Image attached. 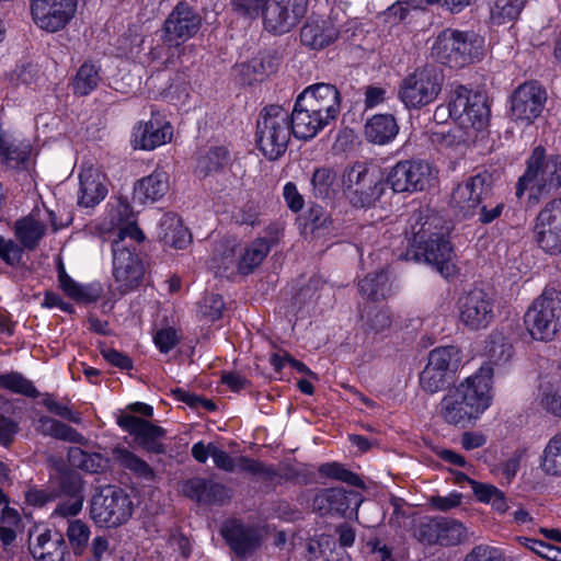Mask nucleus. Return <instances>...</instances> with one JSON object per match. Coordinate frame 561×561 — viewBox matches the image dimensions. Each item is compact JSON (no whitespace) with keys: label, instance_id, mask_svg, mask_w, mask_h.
I'll use <instances>...</instances> for the list:
<instances>
[{"label":"nucleus","instance_id":"56","mask_svg":"<svg viewBox=\"0 0 561 561\" xmlns=\"http://www.w3.org/2000/svg\"><path fill=\"white\" fill-rule=\"evenodd\" d=\"M473 98V93L467 88L459 85L457 87L450 96L448 103V113L451 118L460 122L463 117L470 102Z\"/></svg>","mask_w":561,"mask_h":561},{"label":"nucleus","instance_id":"54","mask_svg":"<svg viewBox=\"0 0 561 561\" xmlns=\"http://www.w3.org/2000/svg\"><path fill=\"white\" fill-rule=\"evenodd\" d=\"M68 455L73 466L88 472L94 473L104 467V459L100 454H89L76 447L70 448Z\"/></svg>","mask_w":561,"mask_h":561},{"label":"nucleus","instance_id":"12","mask_svg":"<svg viewBox=\"0 0 561 561\" xmlns=\"http://www.w3.org/2000/svg\"><path fill=\"white\" fill-rule=\"evenodd\" d=\"M493 176L488 171L469 176L453 191L451 205L463 217L476 216L480 204L491 198Z\"/></svg>","mask_w":561,"mask_h":561},{"label":"nucleus","instance_id":"53","mask_svg":"<svg viewBox=\"0 0 561 561\" xmlns=\"http://www.w3.org/2000/svg\"><path fill=\"white\" fill-rule=\"evenodd\" d=\"M319 473L330 479L339 480L353 486L363 488V480L339 462H327L319 467Z\"/></svg>","mask_w":561,"mask_h":561},{"label":"nucleus","instance_id":"32","mask_svg":"<svg viewBox=\"0 0 561 561\" xmlns=\"http://www.w3.org/2000/svg\"><path fill=\"white\" fill-rule=\"evenodd\" d=\"M159 238L165 245L175 249H184L192 239L181 219L172 213L162 216L159 224Z\"/></svg>","mask_w":561,"mask_h":561},{"label":"nucleus","instance_id":"1","mask_svg":"<svg viewBox=\"0 0 561 561\" xmlns=\"http://www.w3.org/2000/svg\"><path fill=\"white\" fill-rule=\"evenodd\" d=\"M493 371L490 366L480 369L447 391L439 403V416L450 425L465 427L476 420L491 403Z\"/></svg>","mask_w":561,"mask_h":561},{"label":"nucleus","instance_id":"14","mask_svg":"<svg viewBox=\"0 0 561 561\" xmlns=\"http://www.w3.org/2000/svg\"><path fill=\"white\" fill-rule=\"evenodd\" d=\"M202 26V18L187 2H179L163 23V41L169 47H179L194 37Z\"/></svg>","mask_w":561,"mask_h":561},{"label":"nucleus","instance_id":"49","mask_svg":"<svg viewBox=\"0 0 561 561\" xmlns=\"http://www.w3.org/2000/svg\"><path fill=\"white\" fill-rule=\"evenodd\" d=\"M438 530V516H423L415 520L412 528V536L422 543L430 546L439 545Z\"/></svg>","mask_w":561,"mask_h":561},{"label":"nucleus","instance_id":"8","mask_svg":"<svg viewBox=\"0 0 561 561\" xmlns=\"http://www.w3.org/2000/svg\"><path fill=\"white\" fill-rule=\"evenodd\" d=\"M342 185L345 197L358 208L373 205L383 191L376 174L362 162H356L344 170Z\"/></svg>","mask_w":561,"mask_h":561},{"label":"nucleus","instance_id":"25","mask_svg":"<svg viewBox=\"0 0 561 561\" xmlns=\"http://www.w3.org/2000/svg\"><path fill=\"white\" fill-rule=\"evenodd\" d=\"M289 122L293 135L298 139L305 140L313 138L330 124L324 117L318 115V112H311V108L298 98L291 114H289Z\"/></svg>","mask_w":561,"mask_h":561},{"label":"nucleus","instance_id":"55","mask_svg":"<svg viewBox=\"0 0 561 561\" xmlns=\"http://www.w3.org/2000/svg\"><path fill=\"white\" fill-rule=\"evenodd\" d=\"M306 227H310L311 232L320 234L330 233L333 228L332 218L319 205H312L306 216Z\"/></svg>","mask_w":561,"mask_h":561},{"label":"nucleus","instance_id":"29","mask_svg":"<svg viewBox=\"0 0 561 561\" xmlns=\"http://www.w3.org/2000/svg\"><path fill=\"white\" fill-rule=\"evenodd\" d=\"M442 219L434 214H431L428 209H417L413 211L410 217V228L407 231L410 234L409 242L411 247L419 248L430 236L438 232L440 229Z\"/></svg>","mask_w":561,"mask_h":561},{"label":"nucleus","instance_id":"61","mask_svg":"<svg viewBox=\"0 0 561 561\" xmlns=\"http://www.w3.org/2000/svg\"><path fill=\"white\" fill-rule=\"evenodd\" d=\"M279 65L278 58L273 53H263L256 58H253L249 68L262 80L264 77H268L277 70Z\"/></svg>","mask_w":561,"mask_h":561},{"label":"nucleus","instance_id":"33","mask_svg":"<svg viewBox=\"0 0 561 561\" xmlns=\"http://www.w3.org/2000/svg\"><path fill=\"white\" fill-rule=\"evenodd\" d=\"M399 126L390 114H378L365 124V136L369 142L385 145L390 142L398 134Z\"/></svg>","mask_w":561,"mask_h":561},{"label":"nucleus","instance_id":"39","mask_svg":"<svg viewBox=\"0 0 561 561\" xmlns=\"http://www.w3.org/2000/svg\"><path fill=\"white\" fill-rule=\"evenodd\" d=\"M490 116V107L483 94L473 93V98L459 124L463 127H472L476 130L482 129Z\"/></svg>","mask_w":561,"mask_h":561},{"label":"nucleus","instance_id":"19","mask_svg":"<svg viewBox=\"0 0 561 561\" xmlns=\"http://www.w3.org/2000/svg\"><path fill=\"white\" fill-rule=\"evenodd\" d=\"M460 321L471 330L486 328L494 319L492 298L480 288H474L459 298Z\"/></svg>","mask_w":561,"mask_h":561},{"label":"nucleus","instance_id":"46","mask_svg":"<svg viewBox=\"0 0 561 561\" xmlns=\"http://www.w3.org/2000/svg\"><path fill=\"white\" fill-rule=\"evenodd\" d=\"M472 488L476 497L483 503H490L496 511L503 513L507 510L504 493L496 486L488 483L477 482L462 474Z\"/></svg>","mask_w":561,"mask_h":561},{"label":"nucleus","instance_id":"43","mask_svg":"<svg viewBox=\"0 0 561 561\" xmlns=\"http://www.w3.org/2000/svg\"><path fill=\"white\" fill-rule=\"evenodd\" d=\"M460 360L457 347L445 346L431 351L427 364L448 376L458 369Z\"/></svg>","mask_w":561,"mask_h":561},{"label":"nucleus","instance_id":"63","mask_svg":"<svg viewBox=\"0 0 561 561\" xmlns=\"http://www.w3.org/2000/svg\"><path fill=\"white\" fill-rule=\"evenodd\" d=\"M23 245L0 236V257L9 265H18L23 256Z\"/></svg>","mask_w":561,"mask_h":561},{"label":"nucleus","instance_id":"59","mask_svg":"<svg viewBox=\"0 0 561 561\" xmlns=\"http://www.w3.org/2000/svg\"><path fill=\"white\" fill-rule=\"evenodd\" d=\"M237 470L260 476L265 480H273L276 471L273 467L265 466L262 461L240 456L237 458Z\"/></svg>","mask_w":561,"mask_h":561},{"label":"nucleus","instance_id":"47","mask_svg":"<svg viewBox=\"0 0 561 561\" xmlns=\"http://www.w3.org/2000/svg\"><path fill=\"white\" fill-rule=\"evenodd\" d=\"M363 329L368 334H379L390 329L392 314L386 309L371 307L362 316Z\"/></svg>","mask_w":561,"mask_h":561},{"label":"nucleus","instance_id":"2","mask_svg":"<svg viewBox=\"0 0 561 561\" xmlns=\"http://www.w3.org/2000/svg\"><path fill=\"white\" fill-rule=\"evenodd\" d=\"M116 211L119 217H127L130 208L128 205L119 204ZM117 225L118 229L112 241L113 277L119 294L125 295L140 285L145 274V267L135 244L142 242L145 234L136 222L128 218L125 222L119 218Z\"/></svg>","mask_w":561,"mask_h":561},{"label":"nucleus","instance_id":"3","mask_svg":"<svg viewBox=\"0 0 561 561\" xmlns=\"http://www.w3.org/2000/svg\"><path fill=\"white\" fill-rule=\"evenodd\" d=\"M526 164V171L516 184L518 198L529 191V198L537 203L561 187V154H547L542 146H537Z\"/></svg>","mask_w":561,"mask_h":561},{"label":"nucleus","instance_id":"22","mask_svg":"<svg viewBox=\"0 0 561 561\" xmlns=\"http://www.w3.org/2000/svg\"><path fill=\"white\" fill-rule=\"evenodd\" d=\"M298 99L307 104L311 112H318L330 123L334 121L340 112V93L335 85L330 83H316L307 87Z\"/></svg>","mask_w":561,"mask_h":561},{"label":"nucleus","instance_id":"5","mask_svg":"<svg viewBox=\"0 0 561 561\" xmlns=\"http://www.w3.org/2000/svg\"><path fill=\"white\" fill-rule=\"evenodd\" d=\"M482 39L473 32L446 28L438 34L432 55L450 68H462L481 54Z\"/></svg>","mask_w":561,"mask_h":561},{"label":"nucleus","instance_id":"64","mask_svg":"<svg viewBox=\"0 0 561 561\" xmlns=\"http://www.w3.org/2000/svg\"><path fill=\"white\" fill-rule=\"evenodd\" d=\"M463 561H504V559L499 549L488 545H478L466 554Z\"/></svg>","mask_w":561,"mask_h":561},{"label":"nucleus","instance_id":"28","mask_svg":"<svg viewBox=\"0 0 561 561\" xmlns=\"http://www.w3.org/2000/svg\"><path fill=\"white\" fill-rule=\"evenodd\" d=\"M79 179V205L93 207L106 196L107 190L103 184V175L96 169L92 167L82 169Z\"/></svg>","mask_w":561,"mask_h":561},{"label":"nucleus","instance_id":"52","mask_svg":"<svg viewBox=\"0 0 561 561\" xmlns=\"http://www.w3.org/2000/svg\"><path fill=\"white\" fill-rule=\"evenodd\" d=\"M524 8L523 0H496L491 9V20L504 24L516 20Z\"/></svg>","mask_w":561,"mask_h":561},{"label":"nucleus","instance_id":"42","mask_svg":"<svg viewBox=\"0 0 561 561\" xmlns=\"http://www.w3.org/2000/svg\"><path fill=\"white\" fill-rule=\"evenodd\" d=\"M439 523V546L454 547L468 539L467 528L457 519L438 516Z\"/></svg>","mask_w":561,"mask_h":561},{"label":"nucleus","instance_id":"35","mask_svg":"<svg viewBox=\"0 0 561 561\" xmlns=\"http://www.w3.org/2000/svg\"><path fill=\"white\" fill-rule=\"evenodd\" d=\"M36 431L45 436H50L64 442L77 444L85 443V438L75 428L50 416H41L36 423Z\"/></svg>","mask_w":561,"mask_h":561},{"label":"nucleus","instance_id":"17","mask_svg":"<svg viewBox=\"0 0 561 561\" xmlns=\"http://www.w3.org/2000/svg\"><path fill=\"white\" fill-rule=\"evenodd\" d=\"M535 237L543 251L551 254L561 253V198L551 199L539 211Z\"/></svg>","mask_w":561,"mask_h":561},{"label":"nucleus","instance_id":"62","mask_svg":"<svg viewBox=\"0 0 561 561\" xmlns=\"http://www.w3.org/2000/svg\"><path fill=\"white\" fill-rule=\"evenodd\" d=\"M224 309V299L218 294H209L205 296L203 302L199 306V310L203 317L210 321H216L221 318Z\"/></svg>","mask_w":561,"mask_h":561},{"label":"nucleus","instance_id":"4","mask_svg":"<svg viewBox=\"0 0 561 561\" xmlns=\"http://www.w3.org/2000/svg\"><path fill=\"white\" fill-rule=\"evenodd\" d=\"M293 129L289 112L280 105L265 106L256 121V142L268 160H277L287 150Z\"/></svg>","mask_w":561,"mask_h":561},{"label":"nucleus","instance_id":"36","mask_svg":"<svg viewBox=\"0 0 561 561\" xmlns=\"http://www.w3.org/2000/svg\"><path fill=\"white\" fill-rule=\"evenodd\" d=\"M100 71L101 68L96 64L84 61L71 81L73 93L79 96H85L94 91L102 80Z\"/></svg>","mask_w":561,"mask_h":561},{"label":"nucleus","instance_id":"15","mask_svg":"<svg viewBox=\"0 0 561 561\" xmlns=\"http://www.w3.org/2000/svg\"><path fill=\"white\" fill-rule=\"evenodd\" d=\"M363 496L354 490L329 488L320 490L312 500V507L320 515L357 516Z\"/></svg>","mask_w":561,"mask_h":561},{"label":"nucleus","instance_id":"48","mask_svg":"<svg viewBox=\"0 0 561 561\" xmlns=\"http://www.w3.org/2000/svg\"><path fill=\"white\" fill-rule=\"evenodd\" d=\"M90 527L81 519L68 520L66 536L76 556H82L90 539Z\"/></svg>","mask_w":561,"mask_h":561},{"label":"nucleus","instance_id":"45","mask_svg":"<svg viewBox=\"0 0 561 561\" xmlns=\"http://www.w3.org/2000/svg\"><path fill=\"white\" fill-rule=\"evenodd\" d=\"M268 245L263 240L252 241L241 255L238 270L241 274L248 275L252 273L268 254Z\"/></svg>","mask_w":561,"mask_h":561},{"label":"nucleus","instance_id":"58","mask_svg":"<svg viewBox=\"0 0 561 561\" xmlns=\"http://www.w3.org/2000/svg\"><path fill=\"white\" fill-rule=\"evenodd\" d=\"M448 383V376L428 364L420 375V385L428 393H435L445 388Z\"/></svg>","mask_w":561,"mask_h":561},{"label":"nucleus","instance_id":"10","mask_svg":"<svg viewBox=\"0 0 561 561\" xmlns=\"http://www.w3.org/2000/svg\"><path fill=\"white\" fill-rule=\"evenodd\" d=\"M435 180L433 167L425 160H402L387 175V183L396 193H415L426 190Z\"/></svg>","mask_w":561,"mask_h":561},{"label":"nucleus","instance_id":"57","mask_svg":"<svg viewBox=\"0 0 561 561\" xmlns=\"http://www.w3.org/2000/svg\"><path fill=\"white\" fill-rule=\"evenodd\" d=\"M539 405L548 413L561 417V383L542 387Z\"/></svg>","mask_w":561,"mask_h":561},{"label":"nucleus","instance_id":"37","mask_svg":"<svg viewBox=\"0 0 561 561\" xmlns=\"http://www.w3.org/2000/svg\"><path fill=\"white\" fill-rule=\"evenodd\" d=\"M359 293L370 300L386 299L390 295L388 275L383 270L367 274L358 283Z\"/></svg>","mask_w":561,"mask_h":561},{"label":"nucleus","instance_id":"41","mask_svg":"<svg viewBox=\"0 0 561 561\" xmlns=\"http://www.w3.org/2000/svg\"><path fill=\"white\" fill-rule=\"evenodd\" d=\"M486 354L489 362L482 366H490L494 373L493 366L505 364L512 358L513 345L506 336L502 333L495 332L489 337Z\"/></svg>","mask_w":561,"mask_h":561},{"label":"nucleus","instance_id":"7","mask_svg":"<svg viewBox=\"0 0 561 561\" xmlns=\"http://www.w3.org/2000/svg\"><path fill=\"white\" fill-rule=\"evenodd\" d=\"M444 76L434 66L415 69L399 87V99L408 108H420L434 102L442 91Z\"/></svg>","mask_w":561,"mask_h":561},{"label":"nucleus","instance_id":"60","mask_svg":"<svg viewBox=\"0 0 561 561\" xmlns=\"http://www.w3.org/2000/svg\"><path fill=\"white\" fill-rule=\"evenodd\" d=\"M267 0H230L232 12L244 19L255 20L260 16Z\"/></svg>","mask_w":561,"mask_h":561},{"label":"nucleus","instance_id":"34","mask_svg":"<svg viewBox=\"0 0 561 561\" xmlns=\"http://www.w3.org/2000/svg\"><path fill=\"white\" fill-rule=\"evenodd\" d=\"M46 225L36 219L33 215L18 219L14 224V234L26 250H34L38 247L45 236Z\"/></svg>","mask_w":561,"mask_h":561},{"label":"nucleus","instance_id":"51","mask_svg":"<svg viewBox=\"0 0 561 561\" xmlns=\"http://www.w3.org/2000/svg\"><path fill=\"white\" fill-rule=\"evenodd\" d=\"M0 387L30 398L39 396L33 382L15 371L0 375Z\"/></svg>","mask_w":561,"mask_h":561},{"label":"nucleus","instance_id":"24","mask_svg":"<svg viewBox=\"0 0 561 561\" xmlns=\"http://www.w3.org/2000/svg\"><path fill=\"white\" fill-rule=\"evenodd\" d=\"M30 552L35 561H68L70 551L62 534L45 530L35 541H30Z\"/></svg>","mask_w":561,"mask_h":561},{"label":"nucleus","instance_id":"6","mask_svg":"<svg viewBox=\"0 0 561 561\" xmlns=\"http://www.w3.org/2000/svg\"><path fill=\"white\" fill-rule=\"evenodd\" d=\"M561 316V293L556 288H546L534 300L525 314V325L533 339L551 341L559 328Z\"/></svg>","mask_w":561,"mask_h":561},{"label":"nucleus","instance_id":"13","mask_svg":"<svg viewBox=\"0 0 561 561\" xmlns=\"http://www.w3.org/2000/svg\"><path fill=\"white\" fill-rule=\"evenodd\" d=\"M308 0H267L260 16L265 31L282 35L293 30L307 12Z\"/></svg>","mask_w":561,"mask_h":561},{"label":"nucleus","instance_id":"38","mask_svg":"<svg viewBox=\"0 0 561 561\" xmlns=\"http://www.w3.org/2000/svg\"><path fill=\"white\" fill-rule=\"evenodd\" d=\"M229 159V151L225 147H213L198 157L195 171L198 175L205 178L221 171L228 164Z\"/></svg>","mask_w":561,"mask_h":561},{"label":"nucleus","instance_id":"23","mask_svg":"<svg viewBox=\"0 0 561 561\" xmlns=\"http://www.w3.org/2000/svg\"><path fill=\"white\" fill-rule=\"evenodd\" d=\"M185 496L199 505H225L231 499V491L224 484L210 479L194 477L183 485Z\"/></svg>","mask_w":561,"mask_h":561},{"label":"nucleus","instance_id":"31","mask_svg":"<svg viewBox=\"0 0 561 561\" xmlns=\"http://www.w3.org/2000/svg\"><path fill=\"white\" fill-rule=\"evenodd\" d=\"M169 191V176L164 171H154L140 179L134 187V198L140 203L156 202Z\"/></svg>","mask_w":561,"mask_h":561},{"label":"nucleus","instance_id":"27","mask_svg":"<svg viewBox=\"0 0 561 561\" xmlns=\"http://www.w3.org/2000/svg\"><path fill=\"white\" fill-rule=\"evenodd\" d=\"M339 36V30L332 21L317 19L308 21L300 31L302 45L312 49H322L333 43Z\"/></svg>","mask_w":561,"mask_h":561},{"label":"nucleus","instance_id":"30","mask_svg":"<svg viewBox=\"0 0 561 561\" xmlns=\"http://www.w3.org/2000/svg\"><path fill=\"white\" fill-rule=\"evenodd\" d=\"M221 535L231 549L240 556H245L259 545L256 530L252 527H245L238 522L226 523L221 529Z\"/></svg>","mask_w":561,"mask_h":561},{"label":"nucleus","instance_id":"26","mask_svg":"<svg viewBox=\"0 0 561 561\" xmlns=\"http://www.w3.org/2000/svg\"><path fill=\"white\" fill-rule=\"evenodd\" d=\"M134 147L142 150H153L172 139L173 128L169 123H161L159 119H150L139 124L134 129Z\"/></svg>","mask_w":561,"mask_h":561},{"label":"nucleus","instance_id":"50","mask_svg":"<svg viewBox=\"0 0 561 561\" xmlns=\"http://www.w3.org/2000/svg\"><path fill=\"white\" fill-rule=\"evenodd\" d=\"M540 466L547 474H561V432L548 442Z\"/></svg>","mask_w":561,"mask_h":561},{"label":"nucleus","instance_id":"18","mask_svg":"<svg viewBox=\"0 0 561 561\" xmlns=\"http://www.w3.org/2000/svg\"><path fill=\"white\" fill-rule=\"evenodd\" d=\"M77 0H31V13L35 24L47 32L64 28L72 19Z\"/></svg>","mask_w":561,"mask_h":561},{"label":"nucleus","instance_id":"40","mask_svg":"<svg viewBox=\"0 0 561 561\" xmlns=\"http://www.w3.org/2000/svg\"><path fill=\"white\" fill-rule=\"evenodd\" d=\"M114 459L123 468L131 471L138 478L152 481L156 477L153 469L141 458L126 448H115L113 450Z\"/></svg>","mask_w":561,"mask_h":561},{"label":"nucleus","instance_id":"44","mask_svg":"<svg viewBox=\"0 0 561 561\" xmlns=\"http://www.w3.org/2000/svg\"><path fill=\"white\" fill-rule=\"evenodd\" d=\"M336 172L330 167L316 168L311 176L312 194L316 198L329 199L335 193Z\"/></svg>","mask_w":561,"mask_h":561},{"label":"nucleus","instance_id":"20","mask_svg":"<svg viewBox=\"0 0 561 561\" xmlns=\"http://www.w3.org/2000/svg\"><path fill=\"white\" fill-rule=\"evenodd\" d=\"M118 425L134 436L135 442L145 450L152 454H164L162 438L165 430L139 416L123 414L117 419Z\"/></svg>","mask_w":561,"mask_h":561},{"label":"nucleus","instance_id":"16","mask_svg":"<svg viewBox=\"0 0 561 561\" xmlns=\"http://www.w3.org/2000/svg\"><path fill=\"white\" fill-rule=\"evenodd\" d=\"M546 101V90L538 82H525L511 96V115L516 122L530 125L541 114Z\"/></svg>","mask_w":561,"mask_h":561},{"label":"nucleus","instance_id":"9","mask_svg":"<svg viewBox=\"0 0 561 561\" xmlns=\"http://www.w3.org/2000/svg\"><path fill=\"white\" fill-rule=\"evenodd\" d=\"M90 516L101 527H117L131 516V501L115 486H105L91 500Z\"/></svg>","mask_w":561,"mask_h":561},{"label":"nucleus","instance_id":"21","mask_svg":"<svg viewBox=\"0 0 561 561\" xmlns=\"http://www.w3.org/2000/svg\"><path fill=\"white\" fill-rule=\"evenodd\" d=\"M415 256L419 259L423 256L424 261L432 264L436 270L446 278L454 276L457 273L454 263V251L450 242L445 238L443 227L434 236L422 245L416 248Z\"/></svg>","mask_w":561,"mask_h":561},{"label":"nucleus","instance_id":"11","mask_svg":"<svg viewBox=\"0 0 561 561\" xmlns=\"http://www.w3.org/2000/svg\"><path fill=\"white\" fill-rule=\"evenodd\" d=\"M49 480L56 499H65L56 506L54 514L61 517L78 515L84 502L81 476L73 470L56 469L54 473H50Z\"/></svg>","mask_w":561,"mask_h":561}]
</instances>
